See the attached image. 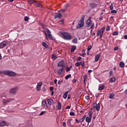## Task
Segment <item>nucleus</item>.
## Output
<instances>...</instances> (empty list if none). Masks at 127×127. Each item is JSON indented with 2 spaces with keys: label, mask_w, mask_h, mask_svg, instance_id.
I'll list each match as a JSON object with an SVG mask.
<instances>
[{
  "label": "nucleus",
  "mask_w": 127,
  "mask_h": 127,
  "mask_svg": "<svg viewBox=\"0 0 127 127\" xmlns=\"http://www.w3.org/2000/svg\"><path fill=\"white\" fill-rule=\"evenodd\" d=\"M60 34V36L64 40H71L72 39V35L68 32H61Z\"/></svg>",
  "instance_id": "obj_1"
},
{
  "label": "nucleus",
  "mask_w": 127,
  "mask_h": 127,
  "mask_svg": "<svg viewBox=\"0 0 127 127\" xmlns=\"http://www.w3.org/2000/svg\"><path fill=\"white\" fill-rule=\"evenodd\" d=\"M91 18L92 17H89L88 19L86 21V24L87 27H90V28L87 29L88 30L91 29V31H92L94 29V27H95V23H92V20H91Z\"/></svg>",
  "instance_id": "obj_2"
},
{
  "label": "nucleus",
  "mask_w": 127,
  "mask_h": 127,
  "mask_svg": "<svg viewBox=\"0 0 127 127\" xmlns=\"http://www.w3.org/2000/svg\"><path fill=\"white\" fill-rule=\"evenodd\" d=\"M45 35L47 40H48V38L51 40H53V37H52V35H51V32H50V30L48 29L47 30V32H45Z\"/></svg>",
  "instance_id": "obj_3"
},
{
  "label": "nucleus",
  "mask_w": 127,
  "mask_h": 127,
  "mask_svg": "<svg viewBox=\"0 0 127 127\" xmlns=\"http://www.w3.org/2000/svg\"><path fill=\"white\" fill-rule=\"evenodd\" d=\"M1 73L2 74H4V75H7V76H15L16 75L15 72L10 71L4 70L3 71H0V74Z\"/></svg>",
  "instance_id": "obj_4"
},
{
  "label": "nucleus",
  "mask_w": 127,
  "mask_h": 127,
  "mask_svg": "<svg viewBox=\"0 0 127 127\" xmlns=\"http://www.w3.org/2000/svg\"><path fill=\"white\" fill-rule=\"evenodd\" d=\"M84 20L83 19H81L78 22V23L76 26V28H77V29H79V28H81V27H83V26H84Z\"/></svg>",
  "instance_id": "obj_5"
},
{
  "label": "nucleus",
  "mask_w": 127,
  "mask_h": 127,
  "mask_svg": "<svg viewBox=\"0 0 127 127\" xmlns=\"http://www.w3.org/2000/svg\"><path fill=\"white\" fill-rule=\"evenodd\" d=\"M92 113H90L89 114V116L87 117L85 119V121L88 123V126H89V124H90V122L92 121Z\"/></svg>",
  "instance_id": "obj_6"
},
{
  "label": "nucleus",
  "mask_w": 127,
  "mask_h": 127,
  "mask_svg": "<svg viewBox=\"0 0 127 127\" xmlns=\"http://www.w3.org/2000/svg\"><path fill=\"white\" fill-rule=\"evenodd\" d=\"M105 27H102L101 29L97 31V36H100V35H103L105 31Z\"/></svg>",
  "instance_id": "obj_7"
},
{
  "label": "nucleus",
  "mask_w": 127,
  "mask_h": 127,
  "mask_svg": "<svg viewBox=\"0 0 127 127\" xmlns=\"http://www.w3.org/2000/svg\"><path fill=\"white\" fill-rule=\"evenodd\" d=\"M80 65H81L82 67H84L85 66V62L82 61L80 62H76L75 63L76 67H79V66H80Z\"/></svg>",
  "instance_id": "obj_8"
},
{
  "label": "nucleus",
  "mask_w": 127,
  "mask_h": 127,
  "mask_svg": "<svg viewBox=\"0 0 127 127\" xmlns=\"http://www.w3.org/2000/svg\"><path fill=\"white\" fill-rule=\"evenodd\" d=\"M7 44V42L6 41H3V42L0 43V49H2L6 46Z\"/></svg>",
  "instance_id": "obj_9"
},
{
  "label": "nucleus",
  "mask_w": 127,
  "mask_h": 127,
  "mask_svg": "<svg viewBox=\"0 0 127 127\" xmlns=\"http://www.w3.org/2000/svg\"><path fill=\"white\" fill-rule=\"evenodd\" d=\"M64 61H62L58 63V67H62V68H64Z\"/></svg>",
  "instance_id": "obj_10"
},
{
  "label": "nucleus",
  "mask_w": 127,
  "mask_h": 127,
  "mask_svg": "<svg viewBox=\"0 0 127 127\" xmlns=\"http://www.w3.org/2000/svg\"><path fill=\"white\" fill-rule=\"evenodd\" d=\"M43 83L42 82H40L37 84L36 89L37 91H40L41 89V86H42Z\"/></svg>",
  "instance_id": "obj_11"
},
{
  "label": "nucleus",
  "mask_w": 127,
  "mask_h": 127,
  "mask_svg": "<svg viewBox=\"0 0 127 127\" xmlns=\"http://www.w3.org/2000/svg\"><path fill=\"white\" fill-rule=\"evenodd\" d=\"M97 5H98V4L95 2H91L90 3V6L93 9H94V8H95V7H97Z\"/></svg>",
  "instance_id": "obj_12"
},
{
  "label": "nucleus",
  "mask_w": 127,
  "mask_h": 127,
  "mask_svg": "<svg viewBox=\"0 0 127 127\" xmlns=\"http://www.w3.org/2000/svg\"><path fill=\"white\" fill-rule=\"evenodd\" d=\"M72 121H73V119H68L67 122H66V124L68 126V127H72V124H71V122H72Z\"/></svg>",
  "instance_id": "obj_13"
},
{
  "label": "nucleus",
  "mask_w": 127,
  "mask_h": 127,
  "mask_svg": "<svg viewBox=\"0 0 127 127\" xmlns=\"http://www.w3.org/2000/svg\"><path fill=\"white\" fill-rule=\"evenodd\" d=\"M94 109L96 110V111H100V103H96L94 104Z\"/></svg>",
  "instance_id": "obj_14"
},
{
  "label": "nucleus",
  "mask_w": 127,
  "mask_h": 127,
  "mask_svg": "<svg viewBox=\"0 0 127 127\" xmlns=\"http://www.w3.org/2000/svg\"><path fill=\"white\" fill-rule=\"evenodd\" d=\"M101 57V54H98L95 57V62H98V60H100V58Z\"/></svg>",
  "instance_id": "obj_15"
},
{
  "label": "nucleus",
  "mask_w": 127,
  "mask_h": 127,
  "mask_svg": "<svg viewBox=\"0 0 127 127\" xmlns=\"http://www.w3.org/2000/svg\"><path fill=\"white\" fill-rule=\"evenodd\" d=\"M47 101L48 104V105H49V106H51V105H52V104H53V103H54V101L52 99H47Z\"/></svg>",
  "instance_id": "obj_16"
},
{
  "label": "nucleus",
  "mask_w": 127,
  "mask_h": 127,
  "mask_svg": "<svg viewBox=\"0 0 127 127\" xmlns=\"http://www.w3.org/2000/svg\"><path fill=\"white\" fill-rule=\"evenodd\" d=\"M6 125V122L5 121H0V127H5Z\"/></svg>",
  "instance_id": "obj_17"
},
{
  "label": "nucleus",
  "mask_w": 127,
  "mask_h": 127,
  "mask_svg": "<svg viewBox=\"0 0 127 127\" xmlns=\"http://www.w3.org/2000/svg\"><path fill=\"white\" fill-rule=\"evenodd\" d=\"M10 93H11V94H15V93H16V88H12L10 90Z\"/></svg>",
  "instance_id": "obj_18"
},
{
  "label": "nucleus",
  "mask_w": 127,
  "mask_h": 127,
  "mask_svg": "<svg viewBox=\"0 0 127 127\" xmlns=\"http://www.w3.org/2000/svg\"><path fill=\"white\" fill-rule=\"evenodd\" d=\"M64 68L62 67V68L59 69L58 70V74L59 75H61L62 74V73H63V70H64Z\"/></svg>",
  "instance_id": "obj_19"
},
{
  "label": "nucleus",
  "mask_w": 127,
  "mask_h": 127,
  "mask_svg": "<svg viewBox=\"0 0 127 127\" xmlns=\"http://www.w3.org/2000/svg\"><path fill=\"white\" fill-rule=\"evenodd\" d=\"M117 78L116 77H112L110 79L109 82L110 83H114L115 81H116Z\"/></svg>",
  "instance_id": "obj_20"
},
{
  "label": "nucleus",
  "mask_w": 127,
  "mask_h": 127,
  "mask_svg": "<svg viewBox=\"0 0 127 127\" xmlns=\"http://www.w3.org/2000/svg\"><path fill=\"white\" fill-rule=\"evenodd\" d=\"M9 102H10V100H6V99L3 100V103L4 104V105H7V104H8Z\"/></svg>",
  "instance_id": "obj_21"
},
{
  "label": "nucleus",
  "mask_w": 127,
  "mask_h": 127,
  "mask_svg": "<svg viewBox=\"0 0 127 127\" xmlns=\"http://www.w3.org/2000/svg\"><path fill=\"white\" fill-rule=\"evenodd\" d=\"M62 109V104L60 102H58V109L59 111H60Z\"/></svg>",
  "instance_id": "obj_22"
},
{
  "label": "nucleus",
  "mask_w": 127,
  "mask_h": 127,
  "mask_svg": "<svg viewBox=\"0 0 127 127\" xmlns=\"http://www.w3.org/2000/svg\"><path fill=\"white\" fill-rule=\"evenodd\" d=\"M58 17L59 18H61L62 17V15L61 13H57V15L55 16V19H56V18Z\"/></svg>",
  "instance_id": "obj_23"
},
{
  "label": "nucleus",
  "mask_w": 127,
  "mask_h": 127,
  "mask_svg": "<svg viewBox=\"0 0 127 127\" xmlns=\"http://www.w3.org/2000/svg\"><path fill=\"white\" fill-rule=\"evenodd\" d=\"M42 107L43 108H45L47 106V103H46V101H43L42 102Z\"/></svg>",
  "instance_id": "obj_24"
},
{
  "label": "nucleus",
  "mask_w": 127,
  "mask_h": 127,
  "mask_svg": "<svg viewBox=\"0 0 127 127\" xmlns=\"http://www.w3.org/2000/svg\"><path fill=\"white\" fill-rule=\"evenodd\" d=\"M42 45L45 47V48H48L49 46L45 43V42H43L42 43Z\"/></svg>",
  "instance_id": "obj_25"
},
{
  "label": "nucleus",
  "mask_w": 127,
  "mask_h": 127,
  "mask_svg": "<svg viewBox=\"0 0 127 127\" xmlns=\"http://www.w3.org/2000/svg\"><path fill=\"white\" fill-rule=\"evenodd\" d=\"M104 89H105V85H100L98 88L99 91H102V90H104Z\"/></svg>",
  "instance_id": "obj_26"
},
{
  "label": "nucleus",
  "mask_w": 127,
  "mask_h": 127,
  "mask_svg": "<svg viewBox=\"0 0 127 127\" xmlns=\"http://www.w3.org/2000/svg\"><path fill=\"white\" fill-rule=\"evenodd\" d=\"M76 48H77L76 46H73L71 49V52H74L76 50Z\"/></svg>",
  "instance_id": "obj_27"
},
{
  "label": "nucleus",
  "mask_w": 127,
  "mask_h": 127,
  "mask_svg": "<svg viewBox=\"0 0 127 127\" xmlns=\"http://www.w3.org/2000/svg\"><path fill=\"white\" fill-rule=\"evenodd\" d=\"M68 93H69L68 91H66L63 95L64 99H66L67 96H68Z\"/></svg>",
  "instance_id": "obj_28"
},
{
  "label": "nucleus",
  "mask_w": 127,
  "mask_h": 127,
  "mask_svg": "<svg viewBox=\"0 0 127 127\" xmlns=\"http://www.w3.org/2000/svg\"><path fill=\"white\" fill-rule=\"evenodd\" d=\"M72 42L73 43H78V39H77V38H75L74 39H73V40H72Z\"/></svg>",
  "instance_id": "obj_29"
},
{
  "label": "nucleus",
  "mask_w": 127,
  "mask_h": 127,
  "mask_svg": "<svg viewBox=\"0 0 127 127\" xmlns=\"http://www.w3.org/2000/svg\"><path fill=\"white\" fill-rule=\"evenodd\" d=\"M120 66L121 68H124L125 67V63L124 62H120Z\"/></svg>",
  "instance_id": "obj_30"
},
{
  "label": "nucleus",
  "mask_w": 127,
  "mask_h": 127,
  "mask_svg": "<svg viewBox=\"0 0 127 127\" xmlns=\"http://www.w3.org/2000/svg\"><path fill=\"white\" fill-rule=\"evenodd\" d=\"M85 119H86V115H84L81 119H80V123H83V122L85 121Z\"/></svg>",
  "instance_id": "obj_31"
},
{
  "label": "nucleus",
  "mask_w": 127,
  "mask_h": 127,
  "mask_svg": "<svg viewBox=\"0 0 127 127\" xmlns=\"http://www.w3.org/2000/svg\"><path fill=\"white\" fill-rule=\"evenodd\" d=\"M71 68H72V65L70 67H66L65 68L66 72H69V71H70V70L71 69Z\"/></svg>",
  "instance_id": "obj_32"
},
{
  "label": "nucleus",
  "mask_w": 127,
  "mask_h": 127,
  "mask_svg": "<svg viewBox=\"0 0 127 127\" xmlns=\"http://www.w3.org/2000/svg\"><path fill=\"white\" fill-rule=\"evenodd\" d=\"M28 2H29V3H30V4H32L34 3L35 1L34 0H28Z\"/></svg>",
  "instance_id": "obj_33"
},
{
  "label": "nucleus",
  "mask_w": 127,
  "mask_h": 127,
  "mask_svg": "<svg viewBox=\"0 0 127 127\" xmlns=\"http://www.w3.org/2000/svg\"><path fill=\"white\" fill-rule=\"evenodd\" d=\"M87 77H88V75H87V74L84 75V76H83V84H85V82L86 81V79H87Z\"/></svg>",
  "instance_id": "obj_34"
},
{
  "label": "nucleus",
  "mask_w": 127,
  "mask_h": 127,
  "mask_svg": "<svg viewBox=\"0 0 127 127\" xmlns=\"http://www.w3.org/2000/svg\"><path fill=\"white\" fill-rule=\"evenodd\" d=\"M59 23L60 24L63 25L64 24V20H60L59 21Z\"/></svg>",
  "instance_id": "obj_35"
},
{
  "label": "nucleus",
  "mask_w": 127,
  "mask_h": 127,
  "mask_svg": "<svg viewBox=\"0 0 127 127\" xmlns=\"http://www.w3.org/2000/svg\"><path fill=\"white\" fill-rule=\"evenodd\" d=\"M69 78H71V74H68V75L65 76V80H68V79H69Z\"/></svg>",
  "instance_id": "obj_36"
},
{
  "label": "nucleus",
  "mask_w": 127,
  "mask_h": 127,
  "mask_svg": "<svg viewBox=\"0 0 127 127\" xmlns=\"http://www.w3.org/2000/svg\"><path fill=\"white\" fill-rule=\"evenodd\" d=\"M52 59L55 60L56 59H57V57L55 55H52Z\"/></svg>",
  "instance_id": "obj_37"
},
{
  "label": "nucleus",
  "mask_w": 127,
  "mask_h": 127,
  "mask_svg": "<svg viewBox=\"0 0 127 127\" xmlns=\"http://www.w3.org/2000/svg\"><path fill=\"white\" fill-rule=\"evenodd\" d=\"M113 9H114V5L113 4H111L110 6V10H113Z\"/></svg>",
  "instance_id": "obj_38"
},
{
  "label": "nucleus",
  "mask_w": 127,
  "mask_h": 127,
  "mask_svg": "<svg viewBox=\"0 0 127 127\" xmlns=\"http://www.w3.org/2000/svg\"><path fill=\"white\" fill-rule=\"evenodd\" d=\"M115 97V94H111L109 96L110 99H113Z\"/></svg>",
  "instance_id": "obj_39"
},
{
  "label": "nucleus",
  "mask_w": 127,
  "mask_h": 127,
  "mask_svg": "<svg viewBox=\"0 0 127 127\" xmlns=\"http://www.w3.org/2000/svg\"><path fill=\"white\" fill-rule=\"evenodd\" d=\"M118 34H119V32L116 31L113 33L112 35H113V36H115L116 35H118Z\"/></svg>",
  "instance_id": "obj_40"
},
{
  "label": "nucleus",
  "mask_w": 127,
  "mask_h": 127,
  "mask_svg": "<svg viewBox=\"0 0 127 127\" xmlns=\"http://www.w3.org/2000/svg\"><path fill=\"white\" fill-rule=\"evenodd\" d=\"M46 113H47V112H46V111H42L40 114V116H42V115H44L45 114H46Z\"/></svg>",
  "instance_id": "obj_41"
},
{
  "label": "nucleus",
  "mask_w": 127,
  "mask_h": 127,
  "mask_svg": "<svg viewBox=\"0 0 127 127\" xmlns=\"http://www.w3.org/2000/svg\"><path fill=\"white\" fill-rule=\"evenodd\" d=\"M111 30V27H110V26H107L106 28V31H110Z\"/></svg>",
  "instance_id": "obj_42"
},
{
  "label": "nucleus",
  "mask_w": 127,
  "mask_h": 127,
  "mask_svg": "<svg viewBox=\"0 0 127 127\" xmlns=\"http://www.w3.org/2000/svg\"><path fill=\"white\" fill-rule=\"evenodd\" d=\"M91 49H92V46L90 45L88 46V47L87 48V51H90V50H91Z\"/></svg>",
  "instance_id": "obj_43"
},
{
  "label": "nucleus",
  "mask_w": 127,
  "mask_h": 127,
  "mask_svg": "<svg viewBox=\"0 0 127 127\" xmlns=\"http://www.w3.org/2000/svg\"><path fill=\"white\" fill-rule=\"evenodd\" d=\"M111 13H117L118 12V11H117V10H113L111 11Z\"/></svg>",
  "instance_id": "obj_44"
},
{
  "label": "nucleus",
  "mask_w": 127,
  "mask_h": 127,
  "mask_svg": "<svg viewBox=\"0 0 127 127\" xmlns=\"http://www.w3.org/2000/svg\"><path fill=\"white\" fill-rule=\"evenodd\" d=\"M28 19H29V18H28V17L25 16V17H24V20L25 21H27Z\"/></svg>",
  "instance_id": "obj_45"
},
{
  "label": "nucleus",
  "mask_w": 127,
  "mask_h": 127,
  "mask_svg": "<svg viewBox=\"0 0 127 127\" xmlns=\"http://www.w3.org/2000/svg\"><path fill=\"white\" fill-rule=\"evenodd\" d=\"M82 60V58L81 57H78L77 59V61H80Z\"/></svg>",
  "instance_id": "obj_46"
},
{
  "label": "nucleus",
  "mask_w": 127,
  "mask_h": 127,
  "mask_svg": "<svg viewBox=\"0 0 127 127\" xmlns=\"http://www.w3.org/2000/svg\"><path fill=\"white\" fill-rule=\"evenodd\" d=\"M50 90L51 92H53V90H54V87H50Z\"/></svg>",
  "instance_id": "obj_47"
},
{
  "label": "nucleus",
  "mask_w": 127,
  "mask_h": 127,
  "mask_svg": "<svg viewBox=\"0 0 127 127\" xmlns=\"http://www.w3.org/2000/svg\"><path fill=\"white\" fill-rule=\"evenodd\" d=\"M69 116H75V113H74V112H70Z\"/></svg>",
  "instance_id": "obj_48"
},
{
  "label": "nucleus",
  "mask_w": 127,
  "mask_h": 127,
  "mask_svg": "<svg viewBox=\"0 0 127 127\" xmlns=\"http://www.w3.org/2000/svg\"><path fill=\"white\" fill-rule=\"evenodd\" d=\"M75 123H77V124H79V123H81L80 120L78 119H75Z\"/></svg>",
  "instance_id": "obj_49"
},
{
  "label": "nucleus",
  "mask_w": 127,
  "mask_h": 127,
  "mask_svg": "<svg viewBox=\"0 0 127 127\" xmlns=\"http://www.w3.org/2000/svg\"><path fill=\"white\" fill-rule=\"evenodd\" d=\"M72 83H76V82H77V79H76V78H74L73 79H72Z\"/></svg>",
  "instance_id": "obj_50"
},
{
  "label": "nucleus",
  "mask_w": 127,
  "mask_h": 127,
  "mask_svg": "<svg viewBox=\"0 0 127 127\" xmlns=\"http://www.w3.org/2000/svg\"><path fill=\"white\" fill-rule=\"evenodd\" d=\"M35 5H36L37 6H40V3H38V2H36L35 3Z\"/></svg>",
  "instance_id": "obj_51"
},
{
  "label": "nucleus",
  "mask_w": 127,
  "mask_h": 127,
  "mask_svg": "<svg viewBox=\"0 0 127 127\" xmlns=\"http://www.w3.org/2000/svg\"><path fill=\"white\" fill-rule=\"evenodd\" d=\"M70 109H71V106H67L65 108V110H67V109L70 110Z\"/></svg>",
  "instance_id": "obj_52"
},
{
  "label": "nucleus",
  "mask_w": 127,
  "mask_h": 127,
  "mask_svg": "<svg viewBox=\"0 0 127 127\" xmlns=\"http://www.w3.org/2000/svg\"><path fill=\"white\" fill-rule=\"evenodd\" d=\"M113 70H110V72H109V74H110V76H112L113 75Z\"/></svg>",
  "instance_id": "obj_53"
},
{
  "label": "nucleus",
  "mask_w": 127,
  "mask_h": 127,
  "mask_svg": "<svg viewBox=\"0 0 127 127\" xmlns=\"http://www.w3.org/2000/svg\"><path fill=\"white\" fill-rule=\"evenodd\" d=\"M114 50L117 51V50H119V47H116L114 48Z\"/></svg>",
  "instance_id": "obj_54"
},
{
  "label": "nucleus",
  "mask_w": 127,
  "mask_h": 127,
  "mask_svg": "<svg viewBox=\"0 0 127 127\" xmlns=\"http://www.w3.org/2000/svg\"><path fill=\"white\" fill-rule=\"evenodd\" d=\"M54 84H55L56 85H57V79H55L54 80Z\"/></svg>",
  "instance_id": "obj_55"
},
{
  "label": "nucleus",
  "mask_w": 127,
  "mask_h": 127,
  "mask_svg": "<svg viewBox=\"0 0 127 127\" xmlns=\"http://www.w3.org/2000/svg\"><path fill=\"white\" fill-rule=\"evenodd\" d=\"M63 127H66V123L63 122Z\"/></svg>",
  "instance_id": "obj_56"
},
{
  "label": "nucleus",
  "mask_w": 127,
  "mask_h": 127,
  "mask_svg": "<svg viewBox=\"0 0 127 127\" xmlns=\"http://www.w3.org/2000/svg\"><path fill=\"white\" fill-rule=\"evenodd\" d=\"M81 56H82V57H85V56H86V53H83Z\"/></svg>",
  "instance_id": "obj_57"
},
{
  "label": "nucleus",
  "mask_w": 127,
  "mask_h": 127,
  "mask_svg": "<svg viewBox=\"0 0 127 127\" xmlns=\"http://www.w3.org/2000/svg\"><path fill=\"white\" fill-rule=\"evenodd\" d=\"M85 99H86V100H89V96H85Z\"/></svg>",
  "instance_id": "obj_58"
},
{
  "label": "nucleus",
  "mask_w": 127,
  "mask_h": 127,
  "mask_svg": "<svg viewBox=\"0 0 127 127\" xmlns=\"http://www.w3.org/2000/svg\"><path fill=\"white\" fill-rule=\"evenodd\" d=\"M124 38H125V39H127V35H125L124 36Z\"/></svg>",
  "instance_id": "obj_59"
},
{
  "label": "nucleus",
  "mask_w": 127,
  "mask_h": 127,
  "mask_svg": "<svg viewBox=\"0 0 127 127\" xmlns=\"http://www.w3.org/2000/svg\"><path fill=\"white\" fill-rule=\"evenodd\" d=\"M61 82H62V81H60V80H59V81H58V84H59V85H61Z\"/></svg>",
  "instance_id": "obj_60"
},
{
  "label": "nucleus",
  "mask_w": 127,
  "mask_h": 127,
  "mask_svg": "<svg viewBox=\"0 0 127 127\" xmlns=\"http://www.w3.org/2000/svg\"><path fill=\"white\" fill-rule=\"evenodd\" d=\"M8 1H9L10 2H12L13 1V0H7Z\"/></svg>",
  "instance_id": "obj_61"
},
{
  "label": "nucleus",
  "mask_w": 127,
  "mask_h": 127,
  "mask_svg": "<svg viewBox=\"0 0 127 127\" xmlns=\"http://www.w3.org/2000/svg\"><path fill=\"white\" fill-rule=\"evenodd\" d=\"M91 72H92V70L89 69V70H88V73H91Z\"/></svg>",
  "instance_id": "obj_62"
},
{
  "label": "nucleus",
  "mask_w": 127,
  "mask_h": 127,
  "mask_svg": "<svg viewBox=\"0 0 127 127\" xmlns=\"http://www.w3.org/2000/svg\"><path fill=\"white\" fill-rule=\"evenodd\" d=\"M54 95V91H52V95L53 96Z\"/></svg>",
  "instance_id": "obj_63"
},
{
  "label": "nucleus",
  "mask_w": 127,
  "mask_h": 127,
  "mask_svg": "<svg viewBox=\"0 0 127 127\" xmlns=\"http://www.w3.org/2000/svg\"><path fill=\"white\" fill-rule=\"evenodd\" d=\"M67 99H68V100H69V99H70V95H68Z\"/></svg>",
  "instance_id": "obj_64"
}]
</instances>
